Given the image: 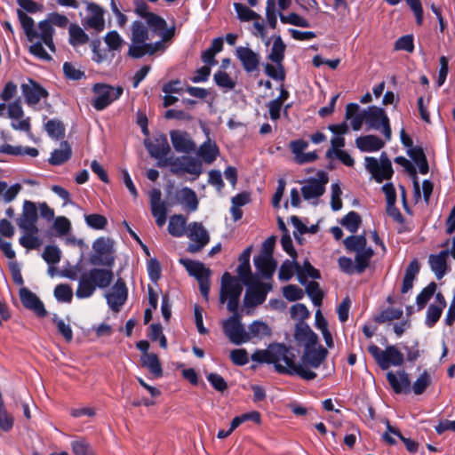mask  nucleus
Here are the masks:
<instances>
[{"instance_id":"603ef678","label":"nucleus","mask_w":455,"mask_h":455,"mask_svg":"<svg viewBox=\"0 0 455 455\" xmlns=\"http://www.w3.org/2000/svg\"><path fill=\"white\" fill-rule=\"evenodd\" d=\"M25 235H22L19 242L21 246L28 250H35L40 247L42 242L36 236L38 232L24 231Z\"/></svg>"},{"instance_id":"052dcab7","label":"nucleus","mask_w":455,"mask_h":455,"mask_svg":"<svg viewBox=\"0 0 455 455\" xmlns=\"http://www.w3.org/2000/svg\"><path fill=\"white\" fill-rule=\"evenodd\" d=\"M86 224L93 229H104L108 225V220L101 214H88L84 217Z\"/></svg>"},{"instance_id":"a18cd8bd","label":"nucleus","mask_w":455,"mask_h":455,"mask_svg":"<svg viewBox=\"0 0 455 455\" xmlns=\"http://www.w3.org/2000/svg\"><path fill=\"white\" fill-rule=\"evenodd\" d=\"M44 126L48 135L53 139L59 140L65 135V126L60 120H49Z\"/></svg>"},{"instance_id":"aec40b11","label":"nucleus","mask_w":455,"mask_h":455,"mask_svg":"<svg viewBox=\"0 0 455 455\" xmlns=\"http://www.w3.org/2000/svg\"><path fill=\"white\" fill-rule=\"evenodd\" d=\"M244 296V305L246 307H256L266 300L267 293L271 289V285L261 283L259 279L252 286H248Z\"/></svg>"},{"instance_id":"de8ad7c7","label":"nucleus","mask_w":455,"mask_h":455,"mask_svg":"<svg viewBox=\"0 0 455 455\" xmlns=\"http://www.w3.org/2000/svg\"><path fill=\"white\" fill-rule=\"evenodd\" d=\"M362 220L356 212H349L340 220V224L351 233H355L361 225Z\"/></svg>"},{"instance_id":"774afa93","label":"nucleus","mask_w":455,"mask_h":455,"mask_svg":"<svg viewBox=\"0 0 455 455\" xmlns=\"http://www.w3.org/2000/svg\"><path fill=\"white\" fill-rule=\"evenodd\" d=\"M91 47L93 52L92 60L97 63H101L107 60L108 54L105 49L101 48V42L100 39H94L91 42Z\"/></svg>"},{"instance_id":"4d7b16f0","label":"nucleus","mask_w":455,"mask_h":455,"mask_svg":"<svg viewBox=\"0 0 455 455\" xmlns=\"http://www.w3.org/2000/svg\"><path fill=\"white\" fill-rule=\"evenodd\" d=\"M43 259L49 265H55L61 259L60 250L55 245H47L42 254Z\"/></svg>"},{"instance_id":"72a5a7b5","label":"nucleus","mask_w":455,"mask_h":455,"mask_svg":"<svg viewBox=\"0 0 455 455\" xmlns=\"http://www.w3.org/2000/svg\"><path fill=\"white\" fill-rule=\"evenodd\" d=\"M296 273L299 282L303 285L307 283L308 277L313 279L321 278L320 271L315 268L308 260L304 261L303 267L299 263H296Z\"/></svg>"},{"instance_id":"bf43d9fd","label":"nucleus","mask_w":455,"mask_h":455,"mask_svg":"<svg viewBox=\"0 0 455 455\" xmlns=\"http://www.w3.org/2000/svg\"><path fill=\"white\" fill-rule=\"evenodd\" d=\"M280 20L283 24H291L301 28H308L310 26L307 20L295 12H291L288 15H283L281 13Z\"/></svg>"},{"instance_id":"f704fd0d","label":"nucleus","mask_w":455,"mask_h":455,"mask_svg":"<svg viewBox=\"0 0 455 455\" xmlns=\"http://www.w3.org/2000/svg\"><path fill=\"white\" fill-rule=\"evenodd\" d=\"M141 365L148 369L156 378L163 375V369L157 355L151 353L141 356Z\"/></svg>"},{"instance_id":"6e6552de","label":"nucleus","mask_w":455,"mask_h":455,"mask_svg":"<svg viewBox=\"0 0 455 455\" xmlns=\"http://www.w3.org/2000/svg\"><path fill=\"white\" fill-rule=\"evenodd\" d=\"M368 351L382 370H387L391 365L400 366L404 361L403 353L393 345L387 346L385 350H382L378 346L371 344L369 346Z\"/></svg>"},{"instance_id":"a878e982","label":"nucleus","mask_w":455,"mask_h":455,"mask_svg":"<svg viewBox=\"0 0 455 455\" xmlns=\"http://www.w3.org/2000/svg\"><path fill=\"white\" fill-rule=\"evenodd\" d=\"M21 89L26 102L30 106L36 105L41 99L48 97V92L32 80H30V84H22Z\"/></svg>"},{"instance_id":"393cba45","label":"nucleus","mask_w":455,"mask_h":455,"mask_svg":"<svg viewBox=\"0 0 455 455\" xmlns=\"http://www.w3.org/2000/svg\"><path fill=\"white\" fill-rule=\"evenodd\" d=\"M294 337L299 343L304 345V348L315 347L318 341L317 335L304 322L296 324Z\"/></svg>"},{"instance_id":"09e8293b","label":"nucleus","mask_w":455,"mask_h":455,"mask_svg":"<svg viewBox=\"0 0 455 455\" xmlns=\"http://www.w3.org/2000/svg\"><path fill=\"white\" fill-rule=\"evenodd\" d=\"M234 8L237 13V18L241 21H251L260 19V16L257 12L243 4L235 3Z\"/></svg>"},{"instance_id":"423d86ee","label":"nucleus","mask_w":455,"mask_h":455,"mask_svg":"<svg viewBox=\"0 0 455 455\" xmlns=\"http://www.w3.org/2000/svg\"><path fill=\"white\" fill-rule=\"evenodd\" d=\"M242 291L243 286L238 280L228 272H225L221 278L220 302L224 304L228 300V310L230 312L237 311Z\"/></svg>"},{"instance_id":"7c9ffc66","label":"nucleus","mask_w":455,"mask_h":455,"mask_svg":"<svg viewBox=\"0 0 455 455\" xmlns=\"http://www.w3.org/2000/svg\"><path fill=\"white\" fill-rule=\"evenodd\" d=\"M72 156V149L68 141H61L60 148L54 149L49 158L52 165L58 166L68 161Z\"/></svg>"},{"instance_id":"69168bd1","label":"nucleus","mask_w":455,"mask_h":455,"mask_svg":"<svg viewBox=\"0 0 455 455\" xmlns=\"http://www.w3.org/2000/svg\"><path fill=\"white\" fill-rule=\"evenodd\" d=\"M63 73L67 79L78 81L85 77L84 71L76 68L72 63L65 62L63 64Z\"/></svg>"},{"instance_id":"8fccbe9b","label":"nucleus","mask_w":455,"mask_h":455,"mask_svg":"<svg viewBox=\"0 0 455 455\" xmlns=\"http://www.w3.org/2000/svg\"><path fill=\"white\" fill-rule=\"evenodd\" d=\"M436 287V283L435 282H431L419 292V294H418L416 302L419 310L425 307L428 300L435 294Z\"/></svg>"},{"instance_id":"ea45409f","label":"nucleus","mask_w":455,"mask_h":455,"mask_svg":"<svg viewBox=\"0 0 455 455\" xmlns=\"http://www.w3.org/2000/svg\"><path fill=\"white\" fill-rule=\"evenodd\" d=\"M68 32L69 44L73 46L84 44L89 41L88 35L76 24H71Z\"/></svg>"},{"instance_id":"bb28decb","label":"nucleus","mask_w":455,"mask_h":455,"mask_svg":"<svg viewBox=\"0 0 455 455\" xmlns=\"http://www.w3.org/2000/svg\"><path fill=\"white\" fill-rule=\"evenodd\" d=\"M87 10L90 12L91 15L85 20L86 27L101 32L105 28L103 9L97 4L89 3L87 4Z\"/></svg>"},{"instance_id":"4c0bfd02","label":"nucleus","mask_w":455,"mask_h":455,"mask_svg":"<svg viewBox=\"0 0 455 455\" xmlns=\"http://www.w3.org/2000/svg\"><path fill=\"white\" fill-rule=\"evenodd\" d=\"M248 329L249 331H247V335L249 337V341L253 338L262 339L271 335V329L269 326L261 321L252 322L249 325Z\"/></svg>"},{"instance_id":"4be33fe9","label":"nucleus","mask_w":455,"mask_h":455,"mask_svg":"<svg viewBox=\"0 0 455 455\" xmlns=\"http://www.w3.org/2000/svg\"><path fill=\"white\" fill-rule=\"evenodd\" d=\"M174 149L180 153L189 154L196 149V144L190 135L184 131L174 130L170 132Z\"/></svg>"},{"instance_id":"f03ea898","label":"nucleus","mask_w":455,"mask_h":455,"mask_svg":"<svg viewBox=\"0 0 455 455\" xmlns=\"http://www.w3.org/2000/svg\"><path fill=\"white\" fill-rule=\"evenodd\" d=\"M295 355L291 347L283 343L270 344L267 349L256 350L251 355V360L259 363H273L278 373L297 375L305 380H313L316 373L306 369L302 364L296 363Z\"/></svg>"},{"instance_id":"a211bd4d","label":"nucleus","mask_w":455,"mask_h":455,"mask_svg":"<svg viewBox=\"0 0 455 455\" xmlns=\"http://www.w3.org/2000/svg\"><path fill=\"white\" fill-rule=\"evenodd\" d=\"M148 28L151 29L153 33L158 34L162 37V42L171 40L175 34V28H167V23L164 18L152 12L148 14L145 19Z\"/></svg>"},{"instance_id":"f8f14e48","label":"nucleus","mask_w":455,"mask_h":455,"mask_svg":"<svg viewBox=\"0 0 455 455\" xmlns=\"http://www.w3.org/2000/svg\"><path fill=\"white\" fill-rule=\"evenodd\" d=\"M172 173L179 176L182 173L194 175L192 180L197 179L202 173V164L190 156L176 157L169 162Z\"/></svg>"},{"instance_id":"c756f323","label":"nucleus","mask_w":455,"mask_h":455,"mask_svg":"<svg viewBox=\"0 0 455 455\" xmlns=\"http://www.w3.org/2000/svg\"><path fill=\"white\" fill-rule=\"evenodd\" d=\"M356 147L363 152H373L381 149L385 142L376 135H365L355 140Z\"/></svg>"},{"instance_id":"2f4dec72","label":"nucleus","mask_w":455,"mask_h":455,"mask_svg":"<svg viewBox=\"0 0 455 455\" xmlns=\"http://www.w3.org/2000/svg\"><path fill=\"white\" fill-rule=\"evenodd\" d=\"M254 265L257 270L265 278L272 277L276 268V262L273 257L258 255L254 257Z\"/></svg>"},{"instance_id":"5fc2aeb1","label":"nucleus","mask_w":455,"mask_h":455,"mask_svg":"<svg viewBox=\"0 0 455 455\" xmlns=\"http://www.w3.org/2000/svg\"><path fill=\"white\" fill-rule=\"evenodd\" d=\"M395 162L396 164L402 165L405 169V171L413 178L414 188L418 193H419V180H418L416 168L404 156L395 157Z\"/></svg>"},{"instance_id":"7ed1b4c3","label":"nucleus","mask_w":455,"mask_h":455,"mask_svg":"<svg viewBox=\"0 0 455 455\" xmlns=\"http://www.w3.org/2000/svg\"><path fill=\"white\" fill-rule=\"evenodd\" d=\"M114 280V272L108 267H92L83 273L78 281L76 295L78 299L92 296L97 288L106 289Z\"/></svg>"},{"instance_id":"37998d69","label":"nucleus","mask_w":455,"mask_h":455,"mask_svg":"<svg viewBox=\"0 0 455 455\" xmlns=\"http://www.w3.org/2000/svg\"><path fill=\"white\" fill-rule=\"evenodd\" d=\"M215 84L227 91H231L235 87V81L224 70L217 71L213 76Z\"/></svg>"},{"instance_id":"6e6d98bb","label":"nucleus","mask_w":455,"mask_h":455,"mask_svg":"<svg viewBox=\"0 0 455 455\" xmlns=\"http://www.w3.org/2000/svg\"><path fill=\"white\" fill-rule=\"evenodd\" d=\"M430 383L431 376L427 371H424L413 383L411 389L415 395H421L426 391Z\"/></svg>"},{"instance_id":"3c124183","label":"nucleus","mask_w":455,"mask_h":455,"mask_svg":"<svg viewBox=\"0 0 455 455\" xmlns=\"http://www.w3.org/2000/svg\"><path fill=\"white\" fill-rule=\"evenodd\" d=\"M237 274L241 281L247 286H252L258 280V277L252 275L250 264L240 263Z\"/></svg>"},{"instance_id":"473e14b6","label":"nucleus","mask_w":455,"mask_h":455,"mask_svg":"<svg viewBox=\"0 0 455 455\" xmlns=\"http://www.w3.org/2000/svg\"><path fill=\"white\" fill-rule=\"evenodd\" d=\"M176 197L178 202L185 204L189 212L196 211L198 207V199L193 189L189 188H183L177 191Z\"/></svg>"},{"instance_id":"864d4df0","label":"nucleus","mask_w":455,"mask_h":455,"mask_svg":"<svg viewBox=\"0 0 455 455\" xmlns=\"http://www.w3.org/2000/svg\"><path fill=\"white\" fill-rule=\"evenodd\" d=\"M54 296L60 302L69 303L73 299V291L69 284L60 283L54 288Z\"/></svg>"},{"instance_id":"1a4fd4ad","label":"nucleus","mask_w":455,"mask_h":455,"mask_svg":"<svg viewBox=\"0 0 455 455\" xmlns=\"http://www.w3.org/2000/svg\"><path fill=\"white\" fill-rule=\"evenodd\" d=\"M92 92L96 94V97L93 99L92 105L96 110L100 111L120 98L123 88L121 86L113 87L106 84H95Z\"/></svg>"},{"instance_id":"ddd939ff","label":"nucleus","mask_w":455,"mask_h":455,"mask_svg":"<svg viewBox=\"0 0 455 455\" xmlns=\"http://www.w3.org/2000/svg\"><path fill=\"white\" fill-rule=\"evenodd\" d=\"M316 175V179H308L301 188V194L305 200L318 198L325 192V185L329 181L328 174L323 171H319Z\"/></svg>"},{"instance_id":"338daca9","label":"nucleus","mask_w":455,"mask_h":455,"mask_svg":"<svg viewBox=\"0 0 455 455\" xmlns=\"http://www.w3.org/2000/svg\"><path fill=\"white\" fill-rule=\"evenodd\" d=\"M52 322L56 324L59 333L63 336L66 341L70 342L73 339V331L70 326L57 315L53 316Z\"/></svg>"},{"instance_id":"e433bc0d","label":"nucleus","mask_w":455,"mask_h":455,"mask_svg":"<svg viewBox=\"0 0 455 455\" xmlns=\"http://www.w3.org/2000/svg\"><path fill=\"white\" fill-rule=\"evenodd\" d=\"M197 154L206 164H212L219 156V148L216 143H212L209 140L200 146Z\"/></svg>"},{"instance_id":"58836bf2","label":"nucleus","mask_w":455,"mask_h":455,"mask_svg":"<svg viewBox=\"0 0 455 455\" xmlns=\"http://www.w3.org/2000/svg\"><path fill=\"white\" fill-rule=\"evenodd\" d=\"M343 243L349 252L356 253L367 248V240L364 235H349L343 241Z\"/></svg>"},{"instance_id":"13d9d810","label":"nucleus","mask_w":455,"mask_h":455,"mask_svg":"<svg viewBox=\"0 0 455 455\" xmlns=\"http://www.w3.org/2000/svg\"><path fill=\"white\" fill-rule=\"evenodd\" d=\"M337 157L343 164L348 167H352L355 164L354 158L345 150L334 151V149H328L325 153V157L332 159Z\"/></svg>"},{"instance_id":"412c9836","label":"nucleus","mask_w":455,"mask_h":455,"mask_svg":"<svg viewBox=\"0 0 455 455\" xmlns=\"http://www.w3.org/2000/svg\"><path fill=\"white\" fill-rule=\"evenodd\" d=\"M364 162L366 170L378 183L392 178L394 173L392 166L379 165L378 159L372 156H366Z\"/></svg>"},{"instance_id":"f3484780","label":"nucleus","mask_w":455,"mask_h":455,"mask_svg":"<svg viewBox=\"0 0 455 455\" xmlns=\"http://www.w3.org/2000/svg\"><path fill=\"white\" fill-rule=\"evenodd\" d=\"M235 56L240 60L245 72L253 73L259 70L260 56L251 48L244 46L236 47Z\"/></svg>"},{"instance_id":"e2e57ef3","label":"nucleus","mask_w":455,"mask_h":455,"mask_svg":"<svg viewBox=\"0 0 455 455\" xmlns=\"http://www.w3.org/2000/svg\"><path fill=\"white\" fill-rule=\"evenodd\" d=\"M283 295L289 301H297L304 297V291L295 284H288L283 288Z\"/></svg>"},{"instance_id":"20e7f679","label":"nucleus","mask_w":455,"mask_h":455,"mask_svg":"<svg viewBox=\"0 0 455 455\" xmlns=\"http://www.w3.org/2000/svg\"><path fill=\"white\" fill-rule=\"evenodd\" d=\"M131 30L132 44L128 49V56L140 59L146 54L153 55L162 48V41L155 44L147 43V40L149 39V31L148 26L142 21H133Z\"/></svg>"},{"instance_id":"5701e85b","label":"nucleus","mask_w":455,"mask_h":455,"mask_svg":"<svg viewBox=\"0 0 455 455\" xmlns=\"http://www.w3.org/2000/svg\"><path fill=\"white\" fill-rule=\"evenodd\" d=\"M327 355L328 350L323 346H319L318 347H308L304 348L301 361L305 366L316 369L326 359Z\"/></svg>"},{"instance_id":"4468645a","label":"nucleus","mask_w":455,"mask_h":455,"mask_svg":"<svg viewBox=\"0 0 455 455\" xmlns=\"http://www.w3.org/2000/svg\"><path fill=\"white\" fill-rule=\"evenodd\" d=\"M105 297L110 309L118 313L128 297V290L124 280L118 278Z\"/></svg>"},{"instance_id":"79ce46f5","label":"nucleus","mask_w":455,"mask_h":455,"mask_svg":"<svg viewBox=\"0 0 455 455\" xmlns=\"http://www.w3.org/2000/svg\"><path fill=\"white\" fill-rule=\"evenodd\" d=\"M285 48L286 45L283 42L282 38L277 36L274 41L268 59L276 64H281L284 59Z\"/></svg>"},{"instance_id":"680f3d73","label":"nucleus","mask_w":455,"mask_h":455,"mask_svg":"<svg viewBox=\"0 0 455 455\" xmlns=\"http://www.w3.org/2000/svg\"><path fill=\"white\" fill-rule=\"evenodd\" d=\"M395 51H405L407 52H413L414 51V43H413V36L412 35H405L399 37L395 44Z\"/></svg>"},{"instance_id":"39448f33","label":"nucleus","mask_w":455,"mask_h":455,"mask_svg":"<svg viewBox=\"0 0 455 455\" xmlns=\"http://www.w3.org/2000/svg\"><path fill=\"white\" fill-rule=\"evenodd\" d=\"M93 253L89 258L92 266H102L112 268L115 265L116 256L114 241L109 237H99L92 243Z\"/></svg>"},{"instance_id":"2eb2a0df","label":"nucleus","mask_w":455,"mask_h":455,"mask_svg":"<svg viewBox=\"0 0 455 455\" xmlns=\"http://www.w3.org/2000/svg\"><path fill=\"white\" fill-rule=\"evenodd\" d=\"M38 212L34 202L25 200L22 206V213L17 220V224L23 231L39 232L36 227Z\"/></svg>"},{"instance_id":"0eeeda50","label":"nucleus","mask_w":455,"mask_h":455,"mask_svg":"<svg viewBox=\"0 0 455 455\" xmlns=\"http://www.w3.org/2000/svg\"><path fill=\"white\" fill-rule=\"evenodd\" d=\"M179 261L186 268L188 275L194 276L198 281L201 294L207 301L211 287V269L197 260L181 258Z\"/></svg>"},{"instance_id":"cd10ccee","label":"nucleus","mask_w":455,"mask_h":455,"mask_svg":"<svg viewBox=\"0 0 455 455\" xmlns=\"http://www.w3.org/2000/svg\"><path fill=\"white\" fill-rule=\"evenodd\" d=\"M145 145L150 156L156 159L166 156L171 150L167 138L164 135L155 139L152 142H146Z\"/></svg>"},{"instance_id":"0e129e2a","label":"nucleus","mask_w":455,"mask_h":455,"mask_svg":"<svg viewBox=\"0 0 455 455\" xmlns=\"http://www.w3.org/2000/svg\"><path fill=\"white\" fill-rule=\"evenodd\" d=\"M296 263L297 261H291L289 259H286L283 261V263L281 265L278 277L282 281H289L293 276V272L296 270Z\"/></svg>"},{"instance_id":"9d476101","label":"nucleus","mask_w":455,"mask_h":455,"mask_svg":"<svg viewBox=\"0 0 455 455\" xmlns=\"http://www.w3.org/2000/svg\"><path fill=\"white\" fill-rule=\"evenodd\" d=\"M365 124L367 129L381 130L385 138L389 140L391 139V128L389 119L381 108L371 106L368 109L364 110Z\"/></svg>"},{"instance_id":"dca6fc26","label":"nucleus","mask_w":455,"mask_h":455,"mask_svg":"<svg viewBox=\"0 0 455 455\" xmlns=\"http://www.w3.org/2000/svg\"><path fill=\"white\" fill-rule=\"evenodd\" d=\"M188 235L193 242L188 244L187 249L190 253L199 252L210 241L208 232L200 222H192L189 224Z\"/></svg>"},{"instance_id":"a19ab883","label":"nucleus","mask_w":455,"mask_h":455,"mask_svg":"<svg viewBox=\"0 0 455 455\" xmlns=\"http://www.w3.org/2000/svg\"><path fill=\"white\" fill-rule=\"evenodd\" d=\"M374 251L371 247H368L355 254L356 273L362 274L369 267L370 259L373 256Z\"/></svg>"},{"instance_id":"f257e3e1","label":"nucleus","mask_w":455,"mask_h":455,"mask_svg":"<svg viewBox=\"0 0 455 455\" xmlns=\"http://www.w3.org/2000/svg\"><path fill=\"white\" fill-rule=\"evenodd\" d=\"M17 16L27 39L33 43L29 47L30 53L39 59L50 60L52 58L44 50L43 44L54 52L53 25L65 28L68 23V19L63 14L52 12L36 28L34 20L21 10H17Z\"/></svg>"},{"instance_id":"9b49d317","label":"nucleus","mask_w":455,"mask_h":455,"mask_svg":"<svg viewBox=\"0 0 455 455\" xmlns=\"http://www.w3.org/2000/svg\"><path fill=\"white\" fill-rule=\"evenodd\" d=\"M233 315L223 321V332L229 341L235 345H241L249 341L247 331L241 323L238 310L232 312Z\"/></svg>"},{"instance_id":"c9c22d12","label":"nucleus","mask_w":455,"mask_h":455,"mask_svg":"<svg viewBox=\"0 0 455 455\" xmlns=\"http://www.w3.org/2000/svg\"><path fill=\"white\" fill-rule=\"evenodd\" d=\"M186 218L181 214H174L170 218L168 231L175 237H180L185 234Z\"/></svg>"},{"instance_id":"6ab92c4d","label":"nucleus","mask_w":455,"mask_h":455,"mask_svg":"<svg viewBox=\"0 0 455 455\" xmlns=\"http://www.w3.org/2000/svg\"><path fill=\"white\" fill-rule=\"evenodd\" d=\"M19 295L24 307L33 311L38 317H44L47 315V311L44 303L30 290L26 287H22L19 291Z\"/></svg>"},{"instance_id":"c85d7f7f","label":"nucleus","mask_w":455,"mask_h":455,"mask_svg":"<svg viewBox=\"0 0 455 455\" xmlns=\"http://www.w3.org/2000/svg\"><path fill=\"white\" fill-rule=\"evenodd\" d=\"M448 251H442L438 254H431L429 256V265L438 280L442 279L447 270V256Z\"/></svg>"},{"instance_id":"b1692460","label":"nucleus","mask_w":455,"mask_h":455,"mask_svg":"<svg viewBox=\"0 0 455 455\" xmlns=\"http://www.w3.org/2000/svg\"><path fill=\"white\" fill-rule=\"evenodd\" d=\"M387 380L395 394H409L411 390L409 374L402 370L397 371V375L389 371L387 373Z\"/></svg>"},{"instance_id":"49530a36","label":"nucleus","mask_w":455,"mask_h":455,"mask_svg":"<svg viewBox=\"0 0 455 455\" xmlns=\"http://www.w3.org/2000/svg\"><path fill=\"white\" fill-rule=\"evenodd\" d=\"M402 315V308L387 307L382 310L378 315H376L374 317V321L379 323H383L393 320L400 319Z\"/></svg>"},{"instance_id":"c03bdc74","label":"nucleus","mask_w":455,"mask_h":455,"mask_svg":"<svg viewBox=\"0 0 455 455\" xmlns=\"http://www.w3.org/2000/svg\"><path fill=\"white\" fill-rule=\"evenodd\" d=\"M306 292L310 297L313 304L316 307L322 305L323 293L320 289V285L315 281H311L306 283Z\"/></svg>"}]
</instances>
